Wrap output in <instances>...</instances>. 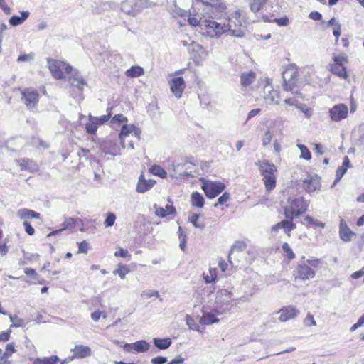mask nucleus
<instances>
[{
	"instance_id": "obj_1",
	"label": "nucleus",
	"mask_w": 364,
	"mask_h": 364,
	"mask_svg": "<svg viewBox=\"0 0 364 364\" xmlns=\"http://www.w3.org/2000/svg\"><path fill=\"white\" fill-rule=\"evenodd\" d=\"M193 9V14L190 13L187 21L192 26H199L203 36L211 38H218L227 33L228 27L225 25V23L217 21L215 20V18L212 16H203L201 17L197 13H195L194 9Z\"/></svg>"
},
{
	"instance_id": "obj_2",
	"label": "nucleus",
	"mask_w": 364,
	"mask_h": 364,
	"mask_svg": "<svg viewBox=\"0 0 364 364\" xmlns=\"http://www.w3.org/2000/svg\"><path fill=\"white\" fill-rule=\"evenodd\" d=\"M119 138L122 148L134 149L141 139V130L135 125L125 124L122 126Z\"/></svg>"
},
{
	"instance_id": "obj_3",
	"label": "nucleus",
	"mask_w": 364,
	"mask_h": 364,
	"mask_svg": "<svg viewBox=\"0 0 364 364\" xmlns=\"http://www.w3.org/2000/svg\"><path fill=\"white\" fill-rule=\"evenodd\" d=\"M256 165L262 176L266 190L271 191L274 189L277 183L275 173L277 171L276 166L268 160L259 161L256 163Z\"/></svg>"
},
{
	"instance_id": "obj_4",
	"label": "nucleus",
	"mask_w": 364,
	"mask_h": 364,
	"mask_svg": "<svg viewBox=\"0 0 364 364\" xmlns=\"http://www.w3.org/2000/svg\"><path fill=\"white\" fill-rule=\"evenodd\" d=\"M348 63L349 60L346 55H336L333 56V62L328 64V70L338 77L346 80L349 77Z\"/></svg>"
},
{
	"instance_id": "obj_5",
	"label": "nucleus",
	"mask_w": 364,
	"mask_h": 364,
	"mask_svg": "<svg viewBox=\"0 0 364 364\" xmlns=\"http://www.w3.org/2000/svg\"><path fill=\"white\" fill-rule=\"evenodd\" d=\"M309 204L303 197L288 199V205L284 208L286 218H297L305 213Z\"/></svg>"
},
{
	"instance_id": "obj_6",
	"label": "nucleus",
	"mask_w": 364,
	"mask_h": 364,
	"mask_svg": "<svg viewBox=\"0 0 364 364\" xmlns=\"http://www.w3.org/2000/svg\"><path fill=\"white\" fill-rule=\"evenodd\" d=\"M225 17L227 21L224 22L228 27L227 32L231 31L233 36L242 37L244 35V31L242 29V23L245 22L243 11L236 10L230 15L227 14Z\"/></svg>"
},
{
	"instance_id": "obj_7",
	"label": "nucleus",
	"mask_w": 364,
	"mask_h": 364,
	"mask_svg": "<svg viewBox=\"0 0 364 364\" xmlns=\"http://www.w3.org/2000/svg\"><path fill=\"white\" fill-rule=\"evenodd\" d=\"M282 88L284 91L294 92L298 86L299 70L294 64L288 65L282 73Z\"/></svg>"
},
{
	"instance_id": "obj_8",
	"label": "nucleus",
	"mask_w": 364,
	"mask_h": 364,
	"mask_svg": "<svg viewBox=\"0 0 364 364\" xmlns=\"http://www.w3.org/2000/svg\"><path fill=\"white\" fill-rule=\"evenodd\" d=\"M48 65L52 76L56 80L68 77L73 69L69 63L60 60L48 58Z\"/></svg>"
},
{
	"instance_id": "obj_9",
	"label": "nucleus",
	"mask_w": 364,
	"mask_h": 364,
	"mask_svg": "<svg viewBox=\"0 0 364 364\" xmlns=\"http://www.w3.org/2000/svg\"><path fill=\"white\" fill-rule=\"evenodd\" d=\"M203 5L207 9L206 13L218 20L228 14V6L225 0H205Z\"/></svg>"
},
{
	"instance_id": "obj_10",
	"label": "nucleus",
	"mask_w": 364,
	"mask_h": 364,
	"mask_svg": "<svg viewBox=\"0 0 364 364\" xmlns=\"http://www.w3.org/2000/svg\"><path fill=\"white\" fill-rule=\"evenodd\" d=\"M201 188L208 198L213 199L219 196L225 189V185L221 181H212L200 178Z\"/></svg>"
},
{
	"instance_id": "obj_11",
	"label": "nucleus",
	"mask_w": 364,
	"mask_h": 364,
	"mask_svg": "<svg viewBox=\"0 0 364 364\" xmlns=\"http://www.w3.org/2000/svg\"><path fill=\"white\" fill-rule=\"evenodd\" d=\"M21 100L26 107L31 109L36 107L39 102L40 94L33 87L18 88Z\"/></svg>"
},
{
	"instance_id": "obj_12",
	"label": "nucleus",
	"mask_w": 364,
	"mask_h": 364,
	"mask_svg": "<svg viewBox=\"0 0 364 364\" xmlns=\"http://www.w3.org/2000/svg\"><path fill=\"white\" fill-rule=\"evenodd\" d=\"M293 275L295 281H305L313 279L316 273L307 264H301L296 266Z\"/></svg>"
},
{
	"instance_id": "obj_13",
	"label": "nucleus",
	"mask_w": 364,
	"mask_h": 364,
	"mask_svg": "<svg viewBox=\"0 0 364 364\" xmlns=\"http://www.w3.org/2000/svg\"><path fill=\"white\" fill-rule=\"evenodd\" d=\"M348 108L345 104H338L329 109V116L332 121L339 122L348 117Z\"/></svg>"
},
{
	"instance_id": "obj_14",
	"label": "nucleus",
	"mask_w": 364,
	"mask_h": 364,
	"mask_svg": "<svg viewBox=\"0 0 364 364\" xmlns=\"http://www.w3.org/2000/svg\"><path fill=\"white\" fill-rule=\"evenodd\" d=\"M171 93L179 99L182 97L186 88V82L182 77H175L168 81Z\"/></svg>"
},
{
	"instance_id": "obj_15",
	"label": "nucleus",
	"mask_w": 364,
	"mask_h": 364,
	"mask_svg": "<svg viewBox=\"0 0 364 364\" xmlns=\"http://www.w3.org/2000/svg\"><path fill=\"white\" fill-rule=\"evenodd\" d=\"M294 218H287L286 220H283L271 228V231L277 232L280 229H283L287 237H291V232L296 229V225L293 222Z\"/></svg>"
},
{
	"instance_id": "obj_16",
	"label": "nucleus",
	"mask_w": 364,
	"mask_h": 364,
	"mask_svg": "<svg viewBox=\"0 0 364 364\" xmlns=\"http://www.w3.org/2000/svg\"><path fill=\"white\" fill-rule=\"evenodd\" d=\"M279 314V321L286 322L289 320L295 318L299 314V311L294 306H285L280 309L278 311Z\"/></svg>"
},
{
	"instance_id": "obj_17",
	"label": "nucleus",
	"mask_w": 364,
	"mask_h": 364,
	"mask_svg": "<svg viewBox=\"0 0 364 364\" xmlns=\"http://www.w3.org/2000/svg\"><path fill=\"white\" fill-rule=\"evenodd\" d=\"M355 233L351 230L347 223L343 218L340 220L339 223V237L345 242H349L355 237Z\"/></svg>"
},
{
	"instance_id": "obj_18",
	"label": "nucleus",
	"mask_w": 364,
	"mask_h": 364,
	"mask_svg": "<svg viewBox=\"0 0 364 364\" xmlns=\"http://www.w3.org/2000/svg\"><path fill=\"white\" fill-rule=\"evenodd\" d=\"M150 345L144 340H140L124 346L126 351L132 353H144L149 350Z\"/></svg>"
},
{
	"instance_id": "obj_19",
	"label": "nucleus",
	"mask_w": 364,
	"mask_h": 364,
	"mask_svg": "<svg viewBox=\"0 0 364 364\" xmlns=\"http://www.w3.org/2000/svg\"><path fill=\"white\" fill-rule=\"evenodd\" d=\"M321 186L320 178L317 175H308L302 181V188L307 193L314 192Z\"/></svg>"
},
{
	"instance_id": "obj_20",
	"label": "nucleus",
	"mask_w": 364,
	"mask_h": 364,
	"mask_svg": "<svg viewBox=\"0 0 364 364\" xmlns=\"http://www.w3.org/2000/svg\"><path fill=\"white\" fill-rule=\"evenodd\" d=\"M70 86L73 89H77L78 92H82L86 82L80 75L78 71L73 69L71 74L68 77Z\"/></svg>"
},
{
	"instance_id": "obj_21",
	"label": "nucleus",
	"mask_w": 364,
	"mask_h": 364,
	"mask_svg": "<svg viewBox=\"0 0 364 364\" xmlns=\"http://www.w3.org/2000/svg\"><path fill=\"white\" fill-rule=\"evenodd\" d=\"M16 164L19 166L21 171L34 172L38 170V164L33 159L28 158H21L16 160Z\"/></svg>"
},
{
	"instance_id": "obj_22",
	"label": "nucleus",
	"mask_w": 364,
	"mask_h": 364,
	"mask_svg": "<svg viewBox=\"0 0 364 364\" xmlns=\"http://www.w3.org/2000/svg\"><path fill=\"white\" fill-rule=\"evenodd\" d=\"M156 183V181L152 179L146 180L144 174L141 173L138 180L136 185V191L139 193H145L150 190Z\"/></svg>"
},
{
	"instance_id": "obj_23",
	"label": "nucleus",
	"mask_w": 364,
	"mask_h": 364,
	"mask_svg": "<svg viewBox=\"0 0 364 364\" xmlns=\"http://www.w3.org/2000/svg\"><path fill=\"white\" fill-rule=\"evenodd\" d=\"M82 225L83 222L80 218H74L72 217L65 218L64 221L62 223L60 226L63 230H71L73 231L77 225Z\"/></svg>"
},
{
	"instance_id": "obj_24",
	"label": "nucleus",
	"mask_w": 364,
	"mask_h": 364,
	"mask_svg": "<svg viewBox=\"0 0 364 364\" xmlns=\"http://www.w3.org/2000/svg\"><path fill=\"white\" fill-rule=\"evenodd\" d=\"M17 215L21 220H27L28 219H41V214L33 210L28 208L19 209L17 212Z\"/></svg>"
},
{
	"instance_id": "obj_25",
	"label": "nucleus",
	"mask_w": 364,
	"mask_h": 364,
	"mask_svg": "<svg viewBox=\"0 0 364 364\" xmlns=\"http://www.w3.org/2000/svg\"><path fill=\"white\" fill-rule=\"evenodd\" d=\"M155 214L160 218H166L168 215H175L176 210L173 205H166L165 208L155 206Z\"/></svg>"
},
{
	"instance_id": "obj_26",
	"label": "nucleus",
	"mask_w": 364,
	"mask_h": 364,
	"mask_svg": "<svg viewBox=\"0 0 364 364\" xmlns=\"http://www.w3.org/2000/svg\"><path fill=\"white\" fill-rule=\"evenodd\" d=\"M73 355L77 358H84L91 355L90 347L83 345H76L73 349Z\"/></svg>"
},
{
	"instance_id": "obj_27",
	"label": "nucleus",
	"mask_w": 364,
	"mask_h": 364,
	"mask_svg": "<svg viewBox=\"0 0 364 364\" xmlns=\"http://www.w3.org/2000/svg\"><path fill=\"white\" fill-rule=\"evenodd\" d=\"M122 9L127 14L135 15L139 7L134 0H125L122 4Z\"/></svg>"
},
{
	"instance_id": "obj_28",
	"label": "nucleus",
	"mask_w": 364,
	"mask_h": 364,
	"mask_svg": "<svg viewBox=\"0 0 364 364\" xmlns=\"http://www.w3.org/2000/svg\"><path fill=\"white\" fill-rule=\"evenodd\" d=\"M24 273L31 277V282L34 284H45L47 282L40 277L38 274L33 268H25Z\"/></svg>"
},
{
	"instance_id": "obj_29",
	"label": "nucleus",
	"mask_w": 364,
	"mask_h": 364,
	"mask_svg": "<svg viewBox=\"0 0 364 364\" xmlns=\"http://www.w3.org/2000/svg\"><path fill=\"white\" fill-rule=\"evenodd\" d=\"M191 203L193 207L202 208L205 204V198L200 193L193 192L191 196Z\"/></svg>"
},
{
	"instance_id": "obj_30",
	"label": "nucleus",
	"mask_w": 364,
	"mask_h": 364,
	"mask_svg": "<svg viewBox=\"0 0 364 364\" xmlns=\"http://www.w3.org/2000/svg\"><path fill=\"white\" fill-rule=\"evenodd\" d=\"M241 85L243 87L250 85L256 79V74L254 71L250 70L241 74Z\"/></svg>"
},
{
	"instance_id": "obj_31",
	"label": "nucleus",
	"mask_w": 364,
	"mask_h": 364,
	"mask_svg": "<svg viewBox=\"0 0 364 364\" xmlns=\"http://www.w3.org/2000/svg\"><path fill=\"white\" fill-rule=\"evenodd\" d=\"M149 172L163 179L166 178L168 175L166 171L163 167L156 164L152 165L149 168Z\"/></svg>"
},
{
	"instance_id": "obj_32",
	"label": "nucleus",
	"mask_w": 364,
	"mask_h": 364,
	"mask_svg": "<svg viewBox=\"0 0 364 364\" xmlns=\"http://www.w3.org/2000/svg\"><path fill=\"white\" fill-rule=\"evenodd\" d=\"M218 321L219 319L215 314L208 312L203 313V316L200 318V323L202 325H210L218 323Z\"/></svg>"
},
{
	"instance_id": "obj_33",
	"label": "nucleus",
	"mask_w": 364,
	"mask_h": 364,
	"mask_svg": "<svg viewBox=\"0 0 364 364\" xmlns=\"http://www.w3.org/2000/svg\"><path fill=\"white\" fill-rule=\"evenodd\" d=\"M247 247V243L244 240H237L235 241V243L231 247V249L229 252V257L234 252H243L246 250Z\"/></svg>"
},
{
	"instance_id": "obj_34",
	"label": "nucleus",
	"mask_w": 364,
	"mask_h": 364,
	"mask_svg": "<svg viewBox=\"0 0 364 364\" xmlns=\"http://www.w3.org/2000/svg\"><path fill=\"white\" fill-rule=\"evenodd\" d=\"M153 343L159 349L165 350L169 348L171 345L172 341L169 338H155L153 340Z\"/></svg>"
},
{
	"instance_id": "obj_35",
	"label": "nucleus",
	"mask_w": 364,
	"mask_h": 364,
	"mask_svg": "<svg viewBox=\"0 0 364 364\" xmlns=\"http://www.w3.org/2000/svg\"><path fill=\"white\" fill-rule=\"evenodd\" d=\"M29 16L28 11H22L21 16H13L9 19V23L14 26L21 24Z\"/></svg>"
},
{
	"instance_id": "obj_36",
	"label": "nucleus",
	"mask_w": 364,
	"mask_h": 364,
	"mask_svg": "<svg viewBox=\"0 0 364 364\" xmlns=\"http://www.w3.org/2000/svg\"><path fill=\"white\" fill-rule=\"evenodd\" d=\"M97 122L94 120V117L89 116L88 122L85 124V129L88 134L95 135L98 129Z\"/></svg>"
},
{
	"instance_id": "obj_37",
	"label": "nucleus",
	"mask_w": 364,
	"mask_h": 364,
	"mask_svg": "<svg viewBox=\"0 0 364 364\" xmlns=\"http://www.w3.org/2000/svg\"><path fill=\"white\" fill-rule=\"evenodd\" d=\"M144 69L140 66H132L129 69L127 70L125 75L128 77H137L144 74Z\"/></svg>"
},
{
	"instance_id": "obj_38",
	"label": "nucleus",
	"mask_w": 364,
	"mask_h": 364,
	"mask_svg": "<svg viewBox=\"0 0 364 364\" xmlns=\"http://www.w3.org/2000/svg\"><path fill=\"white\" fill-rule=\"evenodd\" d=\"M268 0H250L249 6L254 13L259 12L267 4Z\"/></svg>"
},
{
	"instance_id": "obj_39",
	"label": "nucleus",
	"mask_w": 364,
	"mask_h": 364,
	"mask_svg": "<svg viewBox=\"0 0 364 364\" xmlns=\"http://www.w3.org/2000/svg\"><path fill=\"white\" fill-rule=\"evenodd\" d=\"M304 220L306 222V226L308 228H323L326 224L320 220L314 219L309 215H306L304 217Z\"/></svg>"
},
{
	"instance_id": "obj_40",
	"label": "nucleus",
	"mask_w": 364,
	"mask_h": 364,
	"mask_svg": "<svg viewBox=\"0 0 364 364\" xmlns=\"http://www.w3.org/2000/svg\"><path fill=\"white\" fill-rule=\"evenodd\" d=\"M282 248L284 252V257L288 261H291L296 257V255L293 250L287 242H284L282 245Z\"/></svg>"
},
{
	"instance_id": "obj_41",
	"label": "nucleus",
	"mask_w": 364,
	"mask_h": 364,
	"mask_svg": "<svg viewBox=\"0 0 364 364\" xmlns=\"http://www.w3.org/2000/svg\"><path fill=\"white\" fill-rule=\"evenodd\" d=\"M130 272V269L126 264H119L117 269L114 272V274H118L121 279H125L126 275Z\"/></svg>"
},
{
	"instance_id": "obj_42",
	"label": "nucleus",
	"mask_w": 364,
	"mask_h": 364,
	"mask_svg": "<svg viewBox=\"0 0 364 364\" xmlns=\"http://www.w3.org/2000/svg\"><path fill=\"white\" fill-rule=\"evenodd\" d=\"M58 361V358L55 355L51 356L50 358H36L33 361V364H57Z\"/></svg>"
},
{
	"instance_id": "obj_43",
	"label": "nucleus",
	"mask_w": 364,
	"mask_h": 364,
	"mask_svg": "<svg viewBox=\"0 0 364 364\" xmlns=\"http://www.w3.org/2000/svg\"><path fill=\"white\" fill-rule=\"evenodd\" d=\"M298 148L300 149V158L304 159L306 161H309L311 159V154L308 147L304 144H298Z\"/></svg>"
},
{
	"instance_id": "obj_44",
	"label": "nucleus",
	"mask_w": 364,
	"mask_h": 364,
	"mask_svg": "<svg viewBox=\"0 0 364 364\" xmlns=\"http://www.w3.org/2000/svg\"><path fill=\"white\" fill-rule=\"evenodd\" d=\"M203 277L206 283L214 282L217 278V269L210 268L208 274L203 273Z\"/></svg>"
},
{
	"instance_id": "obj_45",
	"label": "nucleus",
	"mask_w": 364,
	"mask_h": 364,
	"mask_svg": "<svg viewBox=\"0 0 364 364\" xmlns=\"http://www.w3.org/2000/svg\"><path fill=\"white\" fill-rule=\"evenodd\" d=\"M293 93L294 94V97L285 99L284 102V104L289 105V106L299 107V105H298L299 102H298V100L296 99V97H302V94L298 90L294 91Z\"/></svg>"
},
{
	"instance_id": "obj_46",
	"label": "nucleus",
	"mask_w": 364,
	"mask_h": 364,
	"mask_svg": "<svg viewBox=\"0 0 364 364\" xmlns=\"http://www.w3.org/2000/svg\"><path fill=\"white\" fill-rule=\"evenodd\" d=\"M269 95L267 96L268 99L275 104H278L281 100V97L279 95V92L277 90L271 89L268 90Z\"/></svg>"
},
{
	"instance_id": "obj_47",
	"label": "nucleus",
	"mask_w": 364,
	"mask_h": 364,
	"mask_svg": "<svg viewBox=\"0 0 364 364\" xmlns=\"http://www.w3.org/2000/svg\"><path fill=\"white\" fill-rule=\"evenodd\" d=\"M112 108H108L107 109V114L100 116V117H94V120H95L97 122L98 126L102 125L107 122L112 116Z\"/></svg>"
},
{
	"instance_id": "obj_48",
	"label": "nucleus",
	"mask_w": 364,
	"mask_h": 364,
	"mask_svg": "<svg viewBox=\"0 0 364 364\" xmlns=\"http://www.w3.org/2000/svg\"><path fill=\"white\" fill-rule=\"evenodd\" d=\"M16 351L15 348L14 343H9L6 346L4 353L3 354V357L6 358L7 359L11 357L15 352Z\"/></svg>"
},
{
	"instance_id": "obj_49",
	"label": "nucleus",
	"mask_w": 364,
	"mask_h": 364,
	"mask_svg": "<svg viewBox=\"0 0 364 364\" xmlns=\"http://www.w3.org/2000/svg\"><path fill=\"white\" fill-rule=\"evenodd\" d=\"M116 215L114 213L109 212L106 214V218L104 225L106 228L112 226L116 220Z\"/></svg>"
},
{
	"instance_id": "obj_50",
	"label": "nucleus",
	"mask_w": 364,
	"mask_h": 364,
	"mask_svg": "<svg viewBox=\"0 0 364 364\" xmlns=\"http://www.w3.org/2000/svg\"><path fill=\"white\" fill-rule=\"evenodd\" d=\"M323 261L320 258L316 257H311L306 260V264L311 267V268H318L321 264H322Z\"/></svg>"
},
{
	"instance_id": "obj_51",
	"label": "nucleus",
	"mask_w": 364,
	"mask_h": 364,
	"mask_svg": "<svg viewBox=\"0 0 364 364\" xmlns=\"http://www.w3.org/2000/svg\"><path fill=\"white\" fill-rule=\"evenodd\" d=\"M230 200V194L228 192H225L221 196H220L218 199L217 203L214 205L215 207H217L218 205H228L226 204Z\"/></svg>"
},
{
	"instance_id": "obj_52",
	"label": "nucleus",
	"mask_w": 364,
	"mask_h": 364,
	"mask_svg": "<svg viewBox=\"0 0 364 364\" xmlns=\"http://www.w3.org/2000/svg\"><path fill=\"white\" fill-rule=\"evenodd\" d=\"M4 233L0 229V255L5 256L9 252V247L6 242H2Z\"/></svg>"
},
{
	"instance_id": "obj_53",
	"label": "nucleus",
	"mask_w": 364,
	"mask_h": 364,
	"mask_svg": "<svg viewBox=\"0 0 364 364\" xmlns=\"http://www.w3.org/2000/svg\"><path fill=\"white\" fill-rule=\"evenodd\" d=\"M186 324L189 326L191 329L197 331H200L199 326L195 322L194 319L190 315H186Z\"/></svg>"
},
{
	"instance_id": "obj_54",
	"label": "nucleus",
	"mask_w": 364,
	"mask_h": 364,
	"mask_svg": "<svg viewBox=\"0 0 364 364\" xmlns=\"http://www.w3.org/2000/svg\"><path fill=\"white\" fill-rule=\"evenodd\" d=\"M78 250L77 252V254L83 253L87 254L89 250V244L86 240H83L80 242L77 243Z\"/></svg>"
},
{
	"instance_id": "obj_55",
	"label": "nucleus",
	"mask_w": 364,
	"mask_h": 364,
	"mask_svg": "<svg viewBox=\"0 0 364 364\" xmlns=\"http://www.w3.org/2000/svg\"><path fill=\"white\" fill-rule=\"evenodd\" d=\"M200 215L194 213L190 217V222L196 228H202L204 227L203 223H198Z\"/></svg>"
},
{
	"instance_id": "obj_56",
	"label": "nucleus",
	"mask_w": 364,
	"mask_h": 364,
	"mask_svg": "<svg viewBox=\"0 0 364 364\" xmlns=\"http://www.w3.org/2000/svg\"><path fill=\"white\" fill-rule=\"evenodd\" d=\"M114 256L116 257H123V258H130L131 255L128 252L127 250L119 248L117 251L114 252Z\"/></svg>"
},
{
	"instance_id": "obj_57",
	"label": "nucleus",
	"mask_w": 364,
	"mask_h": 364,
	"mask_svg": "<svg viewBox=\"0 0 364 364\" xmlns=\"http://www.w3.org/2000/svg\"><path fill=\"white\" fill-rule=\"evenodd\" d=\"M230 264H232V262L230 260L228 262L225 259H220L218 262V267L223 272H225L229 269Z\"/></svg>"
},
{
	"instance_id": "obj_58",
	"label": "nucleus",
	"mask_w": 364,
	"mask_h": 364,
	"mask_svg": "<svg viewBox=\"0 0 364 364\" xmlns=\"http://www.w3.org/2000/svg\"><path fill=\"white\" fill-rule=\"evenodd\" d=\"M112 122L114 123H127L128 119L122 114H117L112 118Z\"/></svg>"
},
{
	"instance_id": "obj_59",
	"label": "nucleus",
	"mask_w": 364,
	"mask_h": 364,
	"mask_svg": "<svg viewBox=\"0 0 364 364\" xmlns=\"http://www.w3.org/2000/svg\"><path fill=\"white\" fill-rule=\"evenodd\" d=\"M26 232L30 235L32 236L35 234V230L31 226V223L28 220H24L23 223Z\"/></svg>"
},
{
	"instance_id": "obj_60",
	"label": "nucleus",
	"mask_w": 364,
	"mask_h": 364,
	"mask_svg": "<svg viewBox=\"0 0 364 364\" xmlns=\"http://www.w3.org/2000/svg\"><path fill=\"white\" fill-rule=\"evenodd\" d=\"M304 323L307 326H316V323L314 320V316L311 314H307L306 317L304 319Z\"/></svg>"
},
{
	"instance_id": "obj_61",
	"label": "nucleus",
	"mask_w": 364,
	"mask_h": 364,
	"mask_svg": "<svg viewBox=\"0 0 364 364\" xmlns=\"http://www.w3.org/2000/svg\"><path fill=\"white\" fill-rule=\"evenodd\" d=\"M272 132H270V130H267L263 138H262V144L263 146H267L268 145L271 141H272Z\"/></svg>"
},
{
	"instance_id": "obj_62",
	"label": "nucleus",
	"mask_w": 364,
	"mask_h": 364,
	"mask_svg": "<svg viewBox=\"0 0 364 364\" xmlns=\"http://www.w3.org/2000/svg\"><path fill=\"white\" fill-rule=\"evenodd\" d=\"M364 324V314L359 318L358 321L350 327V331H354Z\"/></svg>"
},
{
	"instance_id": "obj_63",
	"label": "nucleus",
	"mask_w": 364,
	"mask_h": 364,
	"mask_svg": "<svg viewBox=\"0 0 364 364\" xmlns=\"http://www.w3.org/2000/svg\"><path fill=\"white\" fill-rule=\"evenodd\" d=\"M152 364H164L167 362V358L164 356H157L151 359Z\"/></svg>"
},
{
	"instance_id": "obj_64",
	"label": "nucleus",
	"mask_w": 364,
	"mask_h": 364,
	"mask_svg": "<svg viewBox=\"0 0 364 364\" xmlns=\"http://www.w3.org/2000/svg\"><path fill=\"white\" fill-rule=\"evenodd\" d=\"M11 330L0 333V342H6L10 338Z\"/></svg>"
}]
</instances>
